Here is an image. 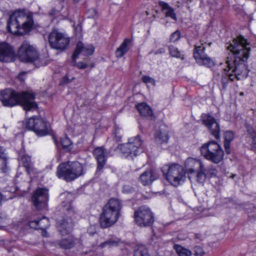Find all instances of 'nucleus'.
Listing matches in <instances>:
<instances>
[{"label":"nucleus","instance_id":"f257e3e1","mask_svg":"<svg viewBox=\"0 0 256 256\" xmlns=\"http://www.w3.org/2000/svg\"><path fill=\"white\" fill-rule=\"evenodd\" d=\"M226 47L232 54L234 58L232 62L226 60L228 70H224L226 72L222 78L224 85L226 84L228 80L231 82L235 78L241 80L248 76V70L246 64L251 50L250 43L242 36L226 43Z\"/></svg>","mask_w":256,"mask_h":256},{"label":"nucleus","instance_id":"f03ea898","mask_svg":"<svg viewBox=\"0 0 256 256\" xmlns=\"http://www.w3.org/2000/svg\"><path fill=\"white\" fill-rule=\"evenodd\" d=\"M34 99V94L30 92L17 93L10 88L5 89L0 92V100L4 106L12 107L20 104L26 111L37 108Z\"/></svg>","mask_w":256,"mask_h":256},{"label":"nucleus","instance_id":"7ed1b4c3","mask_svg":"<svg viewBox=\"0 0 256 256\" xmlns=\"http://www.w3.org/2000/svg\"><path fill=\"white\" fill-rule=\"evenodd\" d=\"M33 24L31 12L26 10H18L10 16L7 28L12 34L23 35L30 31Z\"/></svg>","mask_w":256,"mask_h":256},{"label":"nucleus","instance_id":"20e7f679","mask_svg":"<svg viewBox=\"0 0 256 256\" xmlns=\"http://www.w3.org/2000/svg\"><path fill=\"white\" fill-rule=\"evenodd\" d=\"M122 208V204L119 200L110 198L104 206L100 216V226L105 228L114 225L120 217Z\"/></svg>","mask_w":256,"mask_h":256},{"label":"nucleus","instance_id":"39448f33","mask_svg":"<svg viewBox=\"0 0 256 256\" xmlns=\"http://www.w3.org/2000/svg\"><path fill=\"white\" fill-rule=\"evenodd\" d=\"M84 174V168L78 162H68L60 164L56 171V176L67 182L75 180Z\"/></svg>","mask_w":256,"mask_h":256},{"label":"nucleus","instance_id":"423d86ee","mask_svg":"<svg viewBox=\"0 0 256 256\" xmlns=\"http://www.w3.org/2000/svg\"><path fill=\"white\" fill-rule=\"evenodd\" d=\"M18 56L20 61L24 62H34L38 67L46 64L45 62L40 60L36 48L26 41L24 42L19 48Z\"/></svg>","mask_w":256,"mask_h":256},{"label":"nucleus","instance_id":"0eeeda50","mask_svg":"<svg viewBox=\"0 0 256 256\" xmlns=\"http://www.w3.org/2000/svg\"><path fill=\"white\" fill-rule=\"evenodd\" d=\"M162 172L166 176V179L175 186L183 183L186 178L184 168L177 164L164 166Z\"/></svg>","mask_w":256,"mask_h":256},{"label":"nucleus","instance_id":"6e6552de","mask_svg":"<svg viewBox=\"0 0 256 256\" xmlns=\"http://www.w3.org/2000/svg\"><path fill=\"white\" fill-rule=\"evenodd\" d=\"M136 224L140 227L150 226L154 222V214L150 208L142 206L136 210L134 214Z\"/></svg>","mask_w":256,"mask_h":256},{"label":"nucleus","instance_id":"1a4fd4ad","mask_svg":"<svg viewBox=\"0 0 256 256\" xmlns=\"http://www.w3.org/2000/svg\"><path fill=\"white\" fill-rule=\"evenodd\" d=\"M48 41L52 48L64 50L68 47L70 40L64 33L54 30L50 34Z\"/></svg>","mask_w":256,"mask_h":256},{"label":"nucleus","instance_id":"9d476101","mask_svg":"<svg viewBox=\"0 0 256 256\" xmlns=\"http://www.w3.org/2000/svg\"><path fill=\"white\" fill-rule=\"evenodd\" d=\"M27 127L34 132L38 136H44L50 132V124L41 118H30L27 122Z\"/></svg>","mask_w":256,"mask_h":256},{"label":"nucleus","instance_id":"9b49d317","mask_svg":"<svg viewBox=\"0 0 256 256\" xmlns=\"http://www.w3.org/2000/svg\"><path fill=\"white\" fill-rule=\"evenodd\" d=\"M142 144L140 136L132 138L129 139L127 143L121 146L120 150L126 156H136Z\"/></svg>","mask_w":256,"mask_h":256},{"label":"nucleus","instance_id":"f8f14e48","mask_svg":"<svg viewBox=\"0 0 256 256\" xmlns=\"http://www.w3.org/2000/svg\"><path fill=\"white\" fill-rule=\"evenodd\" d=\"M32 202L38 210L45 208L48 200V190L44 188H38L34 192Z\"/></svg>","mask_w":256,"mask_h":256},{"label":"nucleus","instance_id":"ddd939ff","mask_svg":"<svg viewBox=\"0 0 256 256\" xmlns=\"http://www.w3.org/2000/svg\"><path fill=\"white\" fill-rule=\"evenodd\" d=\"M66 210L68 216L66 219L58 223L59 231L62 234H66L72 230L73 226V220L76 218V216L70 205Z\"/></svg>","mask_w":256,"mask_h":256},{"label":"nucleus","instance_id":"4468645a","mask_svg":"<svg viewBox=\"0 0 256 256\" xmlns=\"http://www.w3.org/2000/svg\"><path fill=\"white\" fill-rule=\"evenodd\" d=\"M186 172L187 173L189 179L192 181L195 178V174L199 170H202L203 166L202 162L194 158H189L185 162Z\"/></svg>","mask_w":256,"mask_h":256},{"label":"nucleus","instance_id":"2eb2a0df","mask_svg":"<svg viewBox=\"0 0 256 256\" xmlns=\"http://www.w3.org/2000/svg\"><path fill=\"white\" fill-rule=\"evenodd\" d=\"M15 55L12 47L6 42H0V62H8Z\"/></svg>","mask_w":256,"mask_h":256},{"label":"nucleus","instance_id":"dca6fc26","mask_svg":"<svg viewBox=\"0 0 256 256\" xmlns=\"http://www.w3.org/2000/svg\"><path fill=\"white\" fill-rule=\"evenodd\" d=\"M206 48V43L202 44L200 46H196L194 50V56L200 65L206 66L208 64L207 54L205 52Z\"/></svg>","mask_w":256,"mask_h":256},{"label":"nucleus","instance_id":"f3484780","mask_svg":"<svg viewBox=\"0 0 256 256\" xmlns=\"http://www.w3.org/2000/svg\"><path fill=\"white\" fill-rule=\"evenodd\" d=\"M213 144L216 148L215 152L209 150V160L215 164H218L223 160L224 152L220 144L214 140H209V146Z\"/></svg>","mask_w":256,"mask_h":256},{"label":"nucleus","instance_id":"a211bd4d","mask_svg":"<svg viewBox=\"0 0 256 256\" xmlns=\"http://www.w3.org/2000/svg\"><path fill=\"white\" fill-rule=\"evenodd\" d=\"M93 154L98 162L97 171L100 170L105 165L106 160V150L102 147L96 148Z\"/></svg>","mask_w":256,"mask_h":256},{"label":"nucleus","instance_id":"6ab92c4d","mask_svg":"<svg viewBox=\"0 0 256 256\" xmlns=\"http://www.w3.org/2000/svg\"><path fill=\"white\" fill-rule=\"evenodd\" d=\"M94 51V48L92 46L89 45L84 46L83 44L80 42L76 45V49L72 56V58L75 60L80 53H82L84 56L92 55Z\"/></svg>","mask_w":256,"mask_h":256},{"label":"nucleus","instance_id":"aec40b11","mask_svg":"<svg viewBox=\"0 0 256 256\" xmlns=\"http://www.w3.org/2000/svg\"><path fill=\"white\" fill-rule=\"evenodd\" d=\"M156 178V176L154 172L149 168L140 175L139 180L144 186H146L151 184Z\"/></svg>","mask_w":256,"mask_h":256},{"label":"nucleus","instance_id":"412c9836","mask_svg":"<svg viewBox=\"0 0 256 256\" xmlns=\"http://www.w3.org/2000/svg\"><path fill=\"white\" fill-rule=\"evenodd\" d=\"M208 124L211 134L216 139L219 140L220 138V127L218 122L214 118L209 116Z\"/></svg>","mask_w":256,"mask_h":256},{"label":"nucleus","instance_id":"4be33fe9","mask_svg":"<svg viewBox=\"0 0 256 256\" xmlns=\"http://www.w3.org/2000/svg\"><path fill=\"white\" fill-rule=\"evenodd\" d=\"M49 220L46 217H42L38 220L30 221L29 226L30 228L36 229L44 230L50 226Z\"/></svg>","mask_w":256,"mask_h":256},{"label":"nucleus","instance_id":"5701e85b","mask_svg":"<svg viewBox=\"0 0 256 256\" xmlns=\"http://www.w3.org/2000/svg\"><path fill=\"white\" fill-rule=\"evenodd\" d=\"M76 243V240L71 236L66 238H62L56 242V244L62 249H70L74 246Z\"/></svg>","mask_w":256,"mask_h":256},{"label":"nucleus","instance_id":"b1692460","mask_svg":"<svg viewBox=\"0 0 256 256\" xmlns=\"http://www.w3.org/2000/svg\"><path fill=\"white\" fill-rule=\"evenodd\" d=\"M158 5L161 8L162 10L164 12L166 16L170 17L176 21L177 20L176 14L174 12V9L168 3L160 1L158 2Z\"/></svg>","mask_w":256,"mask_h":256},{"label":"nucleus","instance_id":"393cba45","mask_svg":"<svg viewBox=\"0 0 256 256\" xmlns=\"http://www.w3.org/2000/svg\"><path fill=\"white\" fill-rule=\"evenodd\" d=\"M136 108L142 116L150 118L152 116V112L150 107L145 102L138 104Z\"/></svg>","mask_w":256,"mask_h":256},{"label":"nucleus","instance_id":"a878e982","mask_svg":"<svg viewBox=\"0 0 256 256\" xmlns=\"http://www.w3.org/2000/svg\"><path fill=\"white\" fill-rule=\"evenodd\" d=\"M130 40L129 39H126L121 45L116 49L115 54L116 58L122 57L128 50V45Z\"/></svg>","mask_w":256,"mask_h":256},{"label":"nucleus","instance_id":"bb28decb","mask_svg":"<svg viewBox=\"0 0 256 256\" xmlns=\"http://www.w3.org/2000/svg\"><path fill=\"white\" fill-rule=\"evenodd\" d=\"M155 138L160 143L166 142L169 138L167 129L166 128H160L156 134Z\"/></svg>","mask_w":256,"mask_h":256},{"label":"nucleus","instance_id":"cd10ccee","mask_svg":"<svg viewBox=\"0 0 256 256\" xmlns=\"http://www.w3.org/2000/svg\"><path fill=\"white\" fill-rule=\"evenodd\" d=\"M174 248L178 256H192V252L180 245L174 244Z\"/></svg>","mask_w":256,"mask_h":256},{"label":"nucleus","instance_id":"c85d7f7f","mask_svg":"<svg viewBox=\"0 0 256 256\" xmlns=\"http://www.w3.org/2000/svg\"><path fill=\"white\" fill-rule=\"evenodd\" d=\"M21 162L28 174H30L33 172L34 168L31 163L30 157L26 156H22L21 158Z\"/></svg>","mask_w":256,"mask_h":256},{"label":"nucleus","instance_id":"c756f323","mask_svg":"<svg viewBox=\"0 0 256 256\" xmlns=\"http://www.w3.org/2000/svg\"><path fill=\"white\" fill-rule=\"evenodd\" d=\"M197 174L196 175V178L197 181L200 183L203 184L206 182V176L204 173V168H202V170H199L196 172Z\"/></svg>","mask_w":256,"mask_h":256},{"label":"nucleus","instance_id":"7c9ffc66","mask_svg":"<svg viewBox=\"0 0 256 256\" xmlns=\"http://www.w3.org/2000/svg\"><path fill=\"white\" fill-rule=\"evenodd\" d=\"M61 144L63 148L67 150H70L72 148V142L67 137H64L61 139Z\"/></svg>","mask_w":256,"mask_h":256},{"label":"nucleus","instance_id":"2f4dec72","mask_svg":"<svg viewBox=\"0 0 256 256\" xmlns=\"http://www.w3.org/2000/svg\"><path fill=\"white\" fill-rule=\"evenodd\" d=\"M134 256H150V255L144 246H140L135 250Z\"/></svg>","mask_w":256,"mask_h":256},{"label":"nucleus","instance_id":"473e14b6","mask_svg":"<svg viewBox=\"0 0 256 256\" xmlns=\"http://www.w3.org/2000/svg\"><path fill=\"white\" fill-rule=\"evenodd\" d=\"M169 50L170 54L174 57L180 58L181 52L176 47L173 46H169Z\"/></svg>","mask_w":256,"mask_h":256},{"label":"nucleus","instance_id":"72a5a7b5","mask_svg":"<svg viewBox=\"0 0 256 256\" xmlns=\"http://www.w3.org/2000/svg\"><path fill=\"white\" fill-rule=\"evenodd\" d=\"M234 138V134L232 131H226L224 133V143L230 144V142Z\"/></svg>","mask_w":256,"mask_h":256},{"label":"nucleus","instance_id":"f704fd0d","mask_svg":"<svg viewBox=\"0 0 256 256\" xmlns=\"http://www.w3.org/2000/svg\"><path fill=\"white\" fill-rule=\"evenodd\" d=\"M118 242L110 239L100 244V246L102 248H103L106 246H118Z\"/></svg>","mask_w":256,"mask_h":256},{"label":"nucleus","instance_id":"c9c22d12","mask_svg":"<svg viewBox=\"0 0 256 256\" xmlns=\"http://www.w3.org/2000/svg\"><path fill=\"white\" fill-rule=\"evenodd\" d=\"M180 32L177 30L171 34L170 38V42H175L180 40Z\"/></svg>","mask_w":256,"mask_h":256},{"label":"nucleus","instance_id":"e433bc0d","mask_svg":"<svg viewBox=\"0 0 256 256\" xmlns=\"http://www.w3.org/2000/svg\"><path fill=\"white\" fill-rule=\"evenodd\" d=\"M202 156L206 158H208V143L204 144L200 148Z\"/></svg>","mask_w":256,"mask_h":256},{"label":"nucleus","instance_id":"4c0bfd02","mask_svg":"<svg viewBox=\"0 0 256 256\" xmlns=\"http://www.w3.org/2000/svg\"><path fill=\"white\" fill-rule=\"evenodd\" d=\"M7 166V160L0 159V172H5Z\"/></svg>","mask_w":256,"mask_h":256},{"label":"nucleus","instance_id":"58836bf2","mask_svg":"<svg viewBox=\"0 0 256 256\" xmlns=\"http://www.w3.org/2000/svg\"><path fill=\"white\" fill-rule=\"evenodd\" d=\"M142 80L144 82L146 83V84H152L154 85L155 84L154 80L149 76H144L142 78Z\"/></svg>","mask_w":256,"mask_h":256},{"label":"nucleus","instance_id":"ea45409f","mask_svg":"<svg viewBox=\"0 0 256 256\" xmlns=\"http://www.w3.org/2000/svg\"><path fill=\"white\" fill-rule=\"evenodd\" d=\"M246 128L247 132L250 134V138L256 136V132L252 126L248 124H246Z\"/></svg>","mask_w":256,"mask_h":256},{"label":"nucleus","instance_id":"a19ab883","mask_svg":"<svg viewBox=\"0 0 256 256\" xmlns=\"http://www.w3.org/2000/svg\"><path fill=\"white\" fill-rule=\"evenodd\" d=\"M194 252L196 256H202L204 254V252L200 246L195 247Z\"/></svg>","mask_w":256,"mask_h":256},{"label":"nucleus","instance_id":"79ce46f5","mask_svg":"<svg viewBox=\"0 0 256 256\" xmlns=\"http://www.w3.org/2000/svg\"><path fill=\"white\" fill-rule=\"evenodd\" d=\"M202 121L206 126H208V115L204 114L202 115Z\"/></svg>","mask_w":256,"mask_h":256},{"label":"nucleus","instance_id":"37998d69","mask_svg":"<svg viewBox=\"0 0 256 256\" xmlns=\"http://www.w3.org/2000/svg\"><path fill=\"white\" fill-rule=\"evenodd\" d=\"M250 138L252 140L251 143V149L254 151H256V135Z\"/></svg>","mask_w":256,"mask_h":256},{"label":"nucleus","instance_id":"c03bdc74","mask_svg":"<svg viewBox=\"0 0 256 256\" xmlns=\"http://www.w3.org/2000/svg\"><path fill=\"white\" fill-rule=\"evenodd\" d=\"M0 159L7 160L5 150L0 146Z\"/></svg>","mask_w":256,"mask_h":256},{"label":"nucleus","instance_id":"a18cd8bd","mask_svg":"<svg viewBox=\"0 0 256 256\" xmlns=\"http://www.w3.org/2000/svg\"><path fill=\"white\" fill-rule=\"evenodd\" d=\"M88 66V65L86 64H85L82 62H78L77 64V67L80 69H84L86 68Z\"/></svg>","mask_w":256,"mask_h":256},{"label":"nucleus","instance_id":"49530a36","mask_svg":"<svg viewBox=\"0 0 256 256\" xmlns=\"http://www.w3.org/2000/svg\"><path fill=\"white\" fill-rule=\"evenodd\" d=\"M88 232L90 235H92L96 232L95 226H91L88 228Z\"/></svg>","mask_w":256,"mask_h":256},{"label":"nucleus","instance_id":"de8ad7c7","mask_svg":"<svg viewBox=\"0 0 256 256\" xmlns=\"http://www.w3.org/2000/svg\"><path fill=\"white\" fill-rule=\"evenodd\" d=\"M230 144L224 143L225 150L227 154H230Z\"/></svg>","mask_w":256,"mask_h":256},{"label":"nucleus","instance_id":"09e8293b","mask_svg":"<svg viewBox=\"0 0 256 256\" xmlns=\"http://www.w3.org/2000/svg\"><path fill=\"white\" fill-rule=\"evenodd\" d=\"M88 13L90 14V16H88V17H94L96 15V12L94 8L89 10L88 11Z\"/></svg>","mask_w":256,"mask_h":256},{"label":"nucleus","instance_id":"8fccbe9b","mask_svg":"<svg viewBox=\"0 0 256 256\" xmlns=\"http://www.w3.org/2000/svg\"><path fill=\"white\" fill-rule=\"evenodd\" d=\"M25 72H22L18 76V78L20 81H24L25 78Z\"/></svg>","mask_w":256,"mask_h":256},{"label":"nucleus","instance_id":"3c124183","mask_svg":"<svg viewBox=\"0 0 256 256\" xmlns=\"http://www.w3.org/2000/svg\"><path fill=\"white\" fill-rule=\"evenodd\" d=\"M215 65L214 62L209 58V68Z\"/></svg>","mask_w":256,"mask_h":256},{"label":"nucleus","instance_id":"603ef678","mask_svg":"<svg viewBox=\"0 0 256 256\" xmlns=\"http://www.w3.org/2000/svg\"><path fill=\"white\" fill-rule=\"evenodd\" d=\"M217 174V171L216 170H214L212 172H209V175L210 174L212 176H216Z\"/></svg>","mask_w":256,"mask_h":256},{"label":"nucleus","instance_id":"864d4df0","mask_svg":"<svg viewBox=\"0 0 256 256\" xmlns=\"http://www.w3.org/2000/svg\"><path fill=\"white\" fill-rule=\"evenodd\" d=\"M65 79H66V82H72V80H74V77H72V78H70V80H69L67 76H66V77L64 78Z\"/></svg>","mask_w":256,"mask_h":256},{"label":"nucleus","instance_id":"5fc2aeb1","mask_svg":"<svg viewBox=\"0 0 256 256\" xmlns=\"http://www.w3.org/2000/svg\"><path fill=\"white\" fill-rule=\"evenodd\" d=\"M68 197H71L72 195L70 194H68Z\"/></svg>","mask_w":256,"mask_h":256},{"label":"nucleus","instance_id":"6e6d98bb","mask_svg":"<svg viewBox=\"0 0 256 256\" xmlns=\"http://www.w3.org/2000/svg\"><path fill=\"white\" fill-rule=\"evenodd\" d=\"M240 94L241 96H242V95L244 94H243V92H241V93Z\"/></svg>","mask_w":256,"mask_h":256},{"label":"nucleus","instance_id":"4d7b16f0","mask_svg":"<svg viewBox=\"0 0 256 256\" xmlns=\"http://www.w3.org/2000/svg\"><path fill=\"white\" fill-rule=\"evenodd\" d=\"M210 44H211L210 43H209V44H208L209 46H210Z\"/></svg>","mask_w":256,"mask_h":256}]
</instances>
